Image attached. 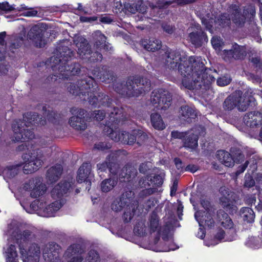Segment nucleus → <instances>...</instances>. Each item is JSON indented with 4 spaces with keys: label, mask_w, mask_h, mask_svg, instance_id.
I'll use <instances>...</instances> for the list:
<instances>
[{
    "label": "nucleus",
    "mask_w": 262,
    "mask_h": 262,
    "mask_svg": "<svg viewBox=\"0 0 262 262\" xmlns=\"http://www.w3.org/2000/svg\"><path fill=\"white\" fill-rule=\"evenodd\" d=\"M166 66L174 69L179 61V71L183 76L182 85L189 90L209 89L210 85L215 81L216 71L205 69L203 59L201 57L191 56L186 59V55L182 50L168 51L165 53Z\"/></svg>",
    "instance_id": "1"
},
{
    "label": "nucleus",
    "mask_w": 262,
    "mask_h": 262,
    "mask_svg": "<svg viewBox=\"0 0 262 262\" xmlns=\"http://www.w3.org/2000/svg\"><path fill=\"white\" fill-rule=\"evenodd\" d=\"M72 182L62 181L56 185L51 192V198H43L32 202L28 207L21 199L20 204L29 213L36 212L39 215L54 216L65 203L64 195L72 188Z\"/></svg>",
    "instance_id": "2"
},
{
    "label": "nucleus",
    "mask_w": 262,
    "mask_h": 262,
    "mask_svg": "<svg viewBox=\"0 0 262 262\" xmlns=\"http://www.w3.org/2000/svg\"><path fill=\"white\" fill-rule=\"evenodd\" d=\"M35 230L34 227H30L20 233L16 222L13 221L8 225L5 232L8 236L16 239L23 262H39L40 250L36 242Z\"/></svg>",
    "instance_id": "3"
},
{
    "label": "nucleus",
    "mask_w": 262,
    "mask_h": 262,
    "mask_svg": "<svg viewBox=\"0 0 262 262\" xmlns=\"http://www.w3.org/2000/svg\"><path fill=\"white\" fill-rule=\"evenodd\" d=\"M114 112H111L108 122L105 125L103 131L112 140L115 142H121L123 144H132L137 139V143L145 141L147 138V134L141 130H134L129 135L125 132H118L116 129L120 124H122L127 118V114L121 108H114Z\"/></svg>",
    "instance_id": "4"
},
{
    "label": "nucleus",
    "mask_w": 262,
    "mask_h": 262,
    "mask_svg": "<svg viewBox=\"0 0 262 262\" xmlns=\"http://www.w3.org/2000/svg\"><path fill=\"white\" fill-rule=\"evenodd\" d=\"M98 88L95 83L93 78L92 77H87L84 79L78 80L76 82H71L69 86H68V91L74 95L79 96L82 98L83 96H88L90 104L95 107L104 106L107 108V111L110 112L108 115H110L111 112H114V108L115 107H112L111 106V100L108 97L102 93H99L96 95L94 93L97 91Z\"/></svg>",
    "instance_id": "5"
},
{
    "label": "nucleus",
    "mask_w": 262,
    "mask_h": 262,
    "mask_svg": "<svg viewBox=\"0 0 262 262\" xmlns=\"http://www.w3.org/2000/svg\"><path fill=\"white\" fill-rule=\"evenodd\" d=\"M73 55L72 51L66 46H60L57 49L56 56L52 57L51 62H53L52 67L53 71L58 69L56 73L57 77L59 79H68L70 76L78 74L80 71V66L74 63L69 64L68 62Z\"/></svg>",
    "instance_id": "6"
},
{
    "label": "nucleus",
    "mask_w": 262,
    "mask_h": 262,
    "mask_svg": "<svg viewBox=\"0 0 262 262\" xmlns=\"http://www.w3.org/2000/svg\"><path fill=\"white\" fill-rule=\"evenodd\" d=\"M172 3L170 1H165L162 3L159 1L157 6L150 5L149 8L141 2L134 3H125L123 4V10L120 16H123L124 14H135L136 12H138L135 16V20L137 21H143L146 18L152 16L162 18L163 17L162 13L164 11L162 7L165 5L171 4Z\"/></svg>",
    "instance_id": "7"
},
{
    "label": "nucleus",
    "mask_w": 262,
    "mask_h": 262,
    "mask_svg": "<svg viewBox=\"0 0 262 262\" xmlns=\"http://www.w3.org/2000/svg\"><path fill=\"white\" fill-rule=\"evenodd\" d=\"M137 173V171L134 166L131 165H127L125 167H123L119 173V179L121 182H128L129 183L128 186H130L133 189H137L138 188H144L139 193V196L141 198L150 195L156 191V188L150 187L152 186L150 182V176H147L145 177L141 178L139 181L137 185L132 186L134 179Z\"/></svg>",
    "instance_id": "8"
},
{
    "label": "nucleus",
    "mask_w": 262,
    "mask_h": 262,
    "mask_svg": "<svg viewBox=\"0 0 262 262\" xmlns=\"http://www.w3.org/2000/svg\"><path fill=\"white\" fill-rule=\"evenodd\" d=\"M24 118L26 121L25 127L22 126L24 122L20 120L15 121L12 124L14 140L17 142H26V140H31L34 138V135L32 131L26 129V127L31 125H43L46 123V121L39 119L38 115L36 113H28L25 115Z\"/></svg>",
    "instance_id": "9"
},
{
    "label": "nucleus",
    "mask_w": 262,
    "mask_h": 262,
    "mask_svg": "<svg viewBox=\"0 0 262 262\" xmlns=\"http://www.w3.org/2000/svg\"><path fill=\"white\" fill-rule=\"evenodd\" d=\"M115 90L123 96H136L148 92L150 90V82L146 78L137 76L130 77L125 84L117 83L114 85Z\"/></svg>",
    "instance_id": "10"
},
{
    "label": "nucleus",
    "mask_w": 262,
    "mask_h": 262,
    "mask_svg": "<svg viewBox=\"0 0 262 262\" xmlns=\"http://www.w3.org/2000/svg\"><path fill=\"white\" fill-rule=\"evenodd\" d=\"M79 245H73L68 248L65 252L64 257L70 258L68 262H81L82 257L77 254L78 252ZM59 246L54 243L47 244L43 250V257L45 262H61L59 258Z\"/></svg>",
    "instance_id": "11"
},
{
    "label": "nucleus",
    "mask_w": 262,
    "mask_h": 262,
    "mask_svg": "<svg viewBox=\"0 0 262 262\" xmlns=\"http://www.w3.org/2000/svg\"><path fill=\"white\" fill-rule=\"evenodd\" d=\"M46 185L43 183L42 180L39 177L32 178L25 181L20 187L16 199L19 201L21 199L25 204L29 207L28 199L24 198V194L29 195L32 198H37L43 195L47 191Z\"/></svg>",
    "instance_id": "12"
},
{
    "label": "nucleus",
    "mask_w": 262,
    "mask_h": 262,
    "mask_svg": "<svg viewBox=\"0 0 262 262\" xmlns=\"http://www.w3.org/2000/svg\"><path fill=\"white\" fill-rule=\"evenodd\" d=\"M149 228L151 232L157 231L158 237L155 238V244H158L160 241V236L162 237V241H160V245H164L162 251H169L174 250L177 247L173 243V238L170 233V230L168 227L166 226L162 229H159V218L157 214L153 212L149 218Z\"/></svg>",
    "instance_id": "13"
},
{
    "label": "nucleus",
    "mask_w": 262,
    "mask_h": 262,
    "mask_svg": "<svg viewBox=\"0 0 262 262\" xmlns=\"http://www.w3.org/2000/svg\"><path fill=\"white\" fill-rule=\"evenodd\" d=\"M201 204L205 210H196L194 217L200 226L196 236L203 239L205 236V231L203 226L204 225L209 228L213 226L214 222L213 216L215 214V211L214 209L210 206V202L208 200L202 199Z\"/></svg>",
    "instance_id": "14"
},
{
    "label": "nucleus",
    "mask_w": 262,
    "mask_h": 262,
    "mask_svg": "<svg viewBox=\"0 0 262 262\" xmlns=\"http://www.w3.org/2000/svg\"><path fill=\"white\" fill-rule=\"evenodd\" d=\"M134 195L132 191H126L121 197L116 199L111 205V208L115 212H119L125 208L123 218L125 222L130 221L135 213V208L137 207L136 202L133 203L132 198Z\"/></svg>",
    "instance_id": "15"
},
{
    "label": "nucleus",
    "mask_w": 262,
    "mask_h": 262,
    "mask_svg": "<svg viewBox=\"0 0 262 262\" xmlns=\"http://www.w3.org/2000/svg\"><path fill=\"white\" fill-rule=\"evenodd\" d=\"M171 101L169 92L162 89H156L152 92L150 101L154 110L165 111L169 108Z\"/></svg>",
    "instance_id": "16"
},
{
    "label": "nucleus",
    "mask_w": 262,
    "mask_h": 262,
    "mask_svg": "<svg viewBox=\"0 0 262 262\" xmlns=\"http://www.w3.org/2000/svg\"><path fill=\"white\" fill-rule=\"evenodd\" d=\"M77 48V53L82 59H88L90 62L101 61L102 58L101 54L98 52L91 53L90 46L85 38L82 36L77 37L74 40Z\"/></svg>",
    "instance_id": "17"
},
{
    "label": "nucleus",
    "mask_w": 262,
    "mask_h": 262,
    "mask_svg": "<svg viewBox=\"0 0 262 262\" xmlns=\"http://www.w3.org/2000/svg\"><path fill=\"white\" fill-rule=\"evenodd\" d=\"M229 12L231 13V17L226 13L222 14L217 19V23L221 27H224L230 24L231 18L236 25L241 26L245 21V16L242 14L239 10V6L232 5L229 8Z\"/></svg>",
    "instance_id": "18"
},
{
    "label": "nucleus",
    "mask_w": 262,
    "mask_h": 262,
    "mask_svg": "<svg viewBox=\"0 0 262 262\" xmlns=\"http://www.w3.org/2000/svg\"><path fill=\"white\" fill-rule=\"evenodd\" d=\"M241 95L242 92L238 91L228 97L224 101V108L225 110H231L237 107L240 111H246L249 105L248 101L244 99Z\"/></svg>",
    "instance_id": "19"
},
{
    "label": "nucleus",
    "mask_w": 262,
    "mask_h": 262,
    "mask_svg": "<svg viewBox=\"0 0 262 262\" xmlns=\"http://www.w3.org/2000/svg\"><path fill=\"white\" fill-rule=\"evenodd\" d=\"M29 158L25 161L23 167L24 172L26 174L31 173L37 171L42 165L43 163V155L40 150L37 149L36 151L31 153Z\"/></svg>",
    "instance_id": "20"
},
{
    "label": "nucleus",
    "mask_w": 262,
    "mask_h": 262,
    "mask_svg": "<svg viewBox=\"0 0 262 262\" xmlns=\"http://www.w3.org/2000/svg\"><path fill=\"white\" fill-rule=\"evenodd\" d=\"M71 112L73 116L69 120L70 125L76 130H85L87 127V124L84 118L85 111L83 109L72 108Z\"/></svg>",
    "instance_id": "21"
},
{
    "label": "nucleus",
    "mask_w": 262,
    "mask_h": 262,
    "mask_svg": "<svg viewBox=\"0 0 262 262\" xmlns=\"http://www.w3.org/2000/svg\"><path fill=\"white\" fill-rule=\"evenodd\" d=\"M188 31L189 32V39L195 47H200L204 42L207 41V37L202 30L199 24L192 23Z\"/></svg>",
    "instance_id": "22"
},
{
    "label": "nucleus",
    "mask_w": 262,
    "mask_h": 262,
    "mask_svg": "<svg viewBox=\"0 0 262 262\" xmlns=\"http://www.w3.org/2000/svg\"><path fill=\"white\" fill-rule=\"evenodd\" d=\"M186 137L183 139L185 147L193 149L198 146V135L204 136L205 134V129L202 126H196L193 129L192 133H187Z\"/></svg>",
    "instance_id": "23"
},
{
    "label": "nucleus",
    "mask_w": 262,
    "mask_h": 262,
    "mask_svg": "<svg viewBox=\"0 0 262 262\" xmlns=\"http://www.w3.org/2000/svg\"><path fill=\"white\" fill-rule=\"evenodd\" d=\"M42 28L45 29L43 24H39L32 27L28 33L30 39H32L35 45L39 48L44 47L47 43L46 39L43 37L45 32Z\"/></svg>",
    "instance_id": "24"
},
{
    "label": "nucleus",
    "mask_w": 262,
    "mask_h": 262,
    "mask_svg": "<svg viewBox=\"0 0 262 262\" xmlns=\"http://www.w3.org/2000/svg\"><path fill=\"white\" fill-rule=\"evenodd\" d=\"M91 166L90 163H83L79 168L77 173V181L78 183L85 182L86 188L90 190L91 182L89 178L91 177Z\"/></svg>",
    "instance_id": "25"
},
{
    "label": "nucleus",
    "mask_w": 262,
    "mask_h": 262,
    "mask_svg": "<svg viewBox=\"0 0 262 262\" xmlns=\"http://www.w3.org/2000/svg\"><path fill=\"white\" fill-rule=\"evenodd\" d=\"M221 193L220 202L224 207L228 208L232 205L235 201L234 193L226 187H222L220 189Z\"/></svg>",
    "instance_id": "26"
},
{
    "label": "nucleus",
    "mask_w": 262,
    "mask_h": 262,
    "mask_svg": "<svg viewBox=\"0 0 262 262\" xmlns=\"http://www.w3.org/2000/svg\"><path fill=\"white\" fill-rule=\"evenodd\" d=\"M93 74L96 78L101 81L110 83L113 79V76L110 71H108L106 67L101 68H97L93 71Z\"/></svg>",
    "instance_id": "27"
},
{
    "label": "nucleus",
    "mask_w": 262,
    "mask_h": 262,
    "mask_svg": "<svg viewBox=\"0 0 262 262\" xmlns=\"http://www.w3.org/2000/svg\"><path fill=\"white\" fill-rule=\"evenodd\" d=\"M141 44L145 50L151 52L158 50L162 47L161 41L154 38L143 39L141 41Z\"/></svg>",
    "instance_id": "28"
},
{
    "label": "nucleus",
    "mask_w": 262,
    "mask_h": 262,
    "mask_svg": "<svg viewBox=\"0 0 262 262\" xmlns=\"http://www.w3.org/2000/svg\"><path fill=\"white\" fill-rule=\"evenodd\" d=\"M217 221L218 224L226 229H231L233 228L234 224L232 220L228 214L223 210H220L217 212Z\"/></svg>",
    "instance_id": "29"
},
{
    "label": "nucleus",
    "mask_w": 262,
    "mask_h": 262,
    "mask_svg": "<svg viewBox=\"0 0 262 262\" xmlns=\"http://www.w3.org/2000/svg\"><path fill=\"white\" fill-rule=\"evenodd\" d=\"M235 239V235L231 237H227L225 236V233L222 229H219L214 236L213 240L209 242L205 241L204 243L207 246H214L217 244L222 241H232Z\"/></svg>",
    "instance_id": "30"
},
{
    "label": "nucleus",
    "mask_w": 262,
    "mask_h": 262,
    "mask_svg": "<svg viewBox=\"0 0 262 262\" xmlns=\"http://www.w3.org/2000/svg\"><path fill=\"white\" fill-rule=\"evenodd\" d=\"M216 156L217 159L225 166L231 167L234 165V160L228 152L223 150H218Z\"/></svg>",
    "instance_id": "31"
},
{
    "label": "nucleus",
    "mask_w": 262,
    "mask_h": 262,
    "mask_svg": "<svg viewBox=\"0 0 262 262\" xmlns=\"http://www.w3.org/2000/svg\"><path fill=\"white\" fill-rule=\"evenodd\" d=\"M180 115L182 119L187 122L190 121L191 119H194L197 116L194 108L188 105L181 107Z\"/></svg>",
    "instance_id": "32"
},
{
    "label": "nucleus",
    "mask_w": 262,
    "mask_h": 262,
    "mask_svg": "<svg viewBox=\"0 0 262 262\" xmlns=\"http://www.w3.org/2000/svg\"><path fill=\"white\" fill-rule=\"evenodd\" d=\"M6 262H18V254L15 245L11 244L5 249Z\"/></svg>",
    "instance_id": "33"
},
{
    "label": "nucleus",
    "mask_w": 262,
    "mask_h": 262,
    "mask_svg": "<svg viewBox=\"0 0 262 262\" xmlns=\"http://www.w3.org/2000/svg\"><path fill=\"white\" fill-rule=\"evenodd\" d=\"M62 171V167L61 164H56L49 168L47 173V177L51 182L58 180Z\"/></svg>",
    "instance_id": "34"
},
{
    "label": "nucleus",
    "mask_w": 262,
    "mask_h": 262,
    "mask_svg": "<svg viewBox=\"0 0 262 262\" xmlns=\"http://www.w3.org/2000/svg\"><path fill=\"white\" fill-rule=\"evenodd\" d=\"M93 37L95 39V46L98 48L103 47L104 49L109 50L111 49V47L105 43L106 37L102 34L100 31H96L93 33Z\"/></svg>",
    "instance_id": "35"
},
{
    "label": "nucleus",
    "mask_w": 262,
    "mask_h": 262,
    "mask_svg": "<svg viewBox=\"0 0 262 262\" xmlns=\"http://www.w3.org/2000/svg\"><path fill=\"white\" fill-rule=\"evenodd\" d=\"M106 7L111 8L114 13L121 15L123 10V4L121 0H107L105 2Z\"/></svg>",
    "instance_id": "36"
},
{
    "label": "nucleus",
    "mask_w": 262,
    "mask_h": 262,
    "mask_svg": "<svg viewBox=\"0 0 262 262\" xmlns=\"http://www.w3.org/2000/svg\"><path fill=\"white\" fill-rule=\"evenodd\" d=\"M150 121L152 126L156 129L163 130L166 127L161 116L157 113H152L151 114Z\"/></svg>",
    "instance_id": "37"
},
{
    "label": "nucleus",
    "mask_w": 262,
    "mask_h": 262,
    "mask_svg": "<svg viewBox=\"0 0 262 262\" xmlns=\"http://www.w3.org/2000/svg\"><path fill=\"white\" fill-rule=\"evenodd\" d=\"M117 183V181L114 178L106 179L100 184V188L102 192H107L112 190Z\"/></svg>",
    "instance_id": "38"
},
{
    "label": "nucleus",
    "mask_w": 262,
    "mask_h": 262,
    "mask_svg": "<svg viewBox=\"0 0 262 262\" xmlns=\"http://www.w3.org/2000/svg\"><path fill=\"white\" fill-rule=\"evenodd\" d=\"M240 215L242 218L248 223L254 221L255 215L253 210L249 207H243L240 210Z\"/></svg>",
    "instance_id": "39"
},
{
    "label": "nucleus",
    "mask_w": 262,
    "mask_h": 262,
    "mask_svg": "<svg viewBox=\"0 0 262 262\" xmlns=\"http://www.w3.org/2000/svg\"><path fill=\"white\" fill-rule=\"evenodd\" d=\"M233 58L238 59L243 58L246 53L244 47H241L236 43L233 46Z\"/></svg>",
    "instance_id": "40"
},
{
    "label": "nucleus",
    "mask_w": 262,
    "mask_h": 262,
    "mask_svg": "<svg viewBox=\"0 0 262 262\" xmlns=\"http://www.w3.org/2000/svg\"><path fill=\"white\" fill-rule=\"evenodd\" d=\"M211 44L217 53L219 54V52L222 50L224 45L222 39L220 37L213 36L211 39Z\"/></svg>",
    "instance_id": "41"
},
{
    "label": "nucleus",
    "mask_w": 262,
    "mask_h": 262,
    "mask_svg": "<svg viewBox=\"0 0 262 262\" xmlns=\"http://www.w3.org/2000/svg\"><path fill=\"white\" fill-rule=\"evenodd\" d=\"M145 224L143 221L138 222L134 229V233L139 236H143L145 234Z\"/></svg>",
    "instance_id": "42"
},
{
    "label": "nucleus",
    "mask_w": 262,
    "mask_h": 262,
    "mask_svg": "<svg viewBox=\"0 0 262 262\" xmlns=\"http://www.w3.org/2000/svg\"><path fill=\"white\" fill-rule=\"evenodd\" d=\"M163 179L164 175L162 173L155 175L153 177L150 176V182L152 185V188L161 186L163 183Z\"/></svg>",
    "instance_id": "43"
},
{
    "label": "nucleus",
    "mask_w": 262,
    "mask_h": 262,
    "mask_svg": "<svg viewBox=\"0 0 262 262\" xmlns=\"http://www.w3.org/2000/svg\"><path fill=\"white\" fill-rule=\"evenodd\" d=\"M21 164H16L8 167L5 170V173L10 177H14L18 173Z\"/></svg>",
    "instance_id": "44"
},
{
    "label": "nucleus",
    "mask_w": 262,
    "mask_h": 262,
    "mask_svg": "<svg viewBox=\"0 0 262 262\" xmlns=\"http://www.w3.org/2000/svg\"><path fill=\"white\" fill-rule=\"evenodd\" d=\"M112 164V163L111 164L110 162L108 163L107 162H104L102 163L97 164V171L100 177H102V174H100V173L106 171L107 169H110V171L111 173L113 172L112 171V169L111 168Z\"/></svg>",
    "instance_id": "45"
},
{
    "label": "nucleus",
    "mask_w": 262,
    "mask_h": 262,
    "mask_svg": "<svg viewBox=\"0 0 262 262\" xmlns=\"http://www.w3.org/2000/svg\"><path fill=\"white\" fill-rule=\"evenodd\" d=\"M23 37L22 36L14 37L12 40V42L9 47V49L14 52L13 49L18 48L23 43Z\"/></svg>",
    "instance_id": "46"
},
{
    "label": "nucleus",
    "mask_w": 262,
    "mask_h": 262,
    "mask_svg": "<svg viewBox=\"0 0 262 262\" xmlns=\"http://www.w3.org/2000/svg\"><path fill=\"white\" fill-rule=\"evenodd\" d=\"M245 245L250 248L257 249L259 247V240L256 237H250L247 239Z\"/></svg>",
    "instance_id": "47"
},
{
    "label": "nucleus",
    "mask_w": 262,
    "mask_h": 262,
    "mask_svg": "<svg viewBox=\"0 0 262 262\" xmlns=\"http://www.w3.org/2000/svg\"><path fill=\"white\" fill-rule=\"evenodd\" d=\"M20 8H18V10L20 11L21 9H25L27 11L23 13V15L27 17H34L37 15V11L34 9H28L25 5H21Z\"/></svg>",
    "instance_id": "48"
},
{
    "label": "nucleus",
    "mask_w": 262,
    "mask_h": 262,
    "mask_svg": "<svg viewBox=\"0 0 262 262\" xmlns=\"http://www.w3.org/2000/svg\"><path fill=\"white\" fill-rule=\"evenodd\" d=\"M231 79L228 75H225L217 79L216 83L218 85L224 86L228 85L231 82Z\"/></svg>",
    "instance_id": "49"
},
{
    "label": "nucleus",
    "mask_w": 262,
    "mask_h": 262,
    "mask_svg": "<svg viewBox=\"0 0 262 262\" xmlns=\"http://www.w3.org/2000/svg\"><path fill=\"white\" fill-rule=\"evenodd\" d=\"M219 55H220L222 58L226 61H229L231 59L233 58V50H222L219 52Z\"/></svg>",
    "instance_id": "50"
},
{
    "label": "nucleus",
    "mask_w": 262,
    "mask_h": 262,
    "mask_svg": "<svg viewBox=\"0 0 262 262\" xmlns=\"http://www.w3.org/2000/svg\"><path fill=\"white\" fill-rule=\"evenodd\" d=\"M99 257L97 252L95 250H91L88 253L87 260L89 262H99Z\"/></svg>",
    "instance_id": "51"
},
{
    "label": "nucleus",
    "mask_w": 262,
    "mask_h": 262,
    "mask_svg": "<svg viewBox=\"0 0 262 262\" xmlns=\"http://www.w3.org/2000/svg\"><path fill=\"white\" fill-rule=\"evenodd\" d=\"M15 8L13 5H10L7 2L0 3V10L5 12H9L14 10Z\"/></svg>",
    "instance_id": "52"
},
{
    "label": "nucleus",
    "mask_w": 262,
    "mask_h": 262,
    "mask_svg": "<svg viewBox=\"0 0 262 262\" xmlns=\"http://www.w3.org/2000/svg\"><path fill=\"white\" fill-rule=\"evenodd\" d=\"M245 179V184H244L245 187L250 188L254 185L255 181L253 180L252 176H251L250 174H246Z\"/></svg>",
    "instance_id": "53"
},
{
    "label": "nucleus",
    "mask_w": 262,
    "mask_h": 262,
    "mask_svg": "<svg viewBox=\"0 0 262 262\" xmlns=\"http://www.w3.org/2000/svg\"><path fill=\"white\" fill-rule=\"evenodd\" d=\"M105 114L104 111L100 110L94 111L93 116L96 118V120L101 121L105 116Z\"/></svg>",
    "instance_id": "54"
},
{
    "label": "nucleus",
    "mask_w": 262,
    "mask_h": 262,
    "mask_svg": "<svg viewBox=\"0 0 262 262\" xmlns=\"http://www.w3.org/2000/svg\"><path fill=\"white\" fill-rule=\"evenodd\" d=\"M213 21V19H208L205 18H202V23L206 27V29L210 32L212 31L211 28L212 27Z\"/></svg>",
    "instance_id": "55"
},
{
    "label": "nucleus",
    "mask_w": 262,
    "mask_h": 262,
    "mask_svg": "<svg viewBox=\"0 0 262 262\" xmlns=\"http://www.w3.org/2000/svg\"><path fill=\"white\" fill-rule=\"evenodd\" d=\"M98 17L96 16L86 17V16H80V20L82 23H92L95 21L97 20Z\"/></svg>",
    "instance_id": "56"
},
{
    "label": "nucleus",
    "mask_w": 262,
    "mask_h": 262,
    "mask_svg": "<svg viewBox=\"0 0 262 262\" xmlns=\"http://www.w3.org/2000/svg\"><path fill=\"white\" fill-rule=\"evenodd\" d=\"M187 133L179 132L178 131H173L171 132V135L172 138L174 139H182L185 138L187 135Z\"/></svg>",
    "instance_id": "57"
},
{
    "label": "nucleus",
    "mask_w": 262,
    "mask_h": 262,
    "mask_svg": "<svg viewBox=\"0 0 262 262\" xmlns=\"http://www.w3.org/2000/svg\"><path fill=\"white\" fill-rule=\"evenodd\" d=\"M151 166V164L149 162L142 163L140 166L139 171L140 172L144 173Z\"/></svg>",
    "instance_id": "58"
},
{
    "label": "nucleus",
    "mask_w": 262,
    "mask_h": 262,
    "mask_svg": "<svg viewBox=\"0 0 262 262\" xmlns=\"http://www.w3.org/2000/svg\"><path fill=\"white\" fill-rule=\"evenodd\" d=\"M162 28L165 32L169 34H172L174 31V28L173 26L167 24H163Z\"/></svg>",
    "instance_id": "59"
},
{
    "label": "nucleus",
    "mask_w": 262,
    "mask_h": 262,
    "mask_svg": "<svg viewBox=\"0 0 262 262\" xmlns=\"http://www.w3.org/2000/svg\"><path fill=\"white\" fill-rule=\"evenodd\" d=\"M113 20V17L110 15L101 16L100 18V21L103 23L110 24L112 22Z\"/></svg>",
    "instance_id": "60"
},
{
    "label": "nucleus",
    "mask_w": 262,
    "mask_h": 262,
    "mask_svg": "<svg viewBox=\"0 0 262 262\" xmlns=\"http://www.w3.org/2000/svg\"><path fill=\"white\" fill-rule=\"evenodd\" d=\"M198 169L197 166L193 164H190L187 165L185 168L184 171H189L192 173L196 172Z\"/></svg>",
    "instance_id": "61"
},
{
    "label": "nucleus",
    "mask_w": 262,
    "mask_h": 262,
    "mask_svg": "<svg viewBox=\"0 0 262 262\" xmlns=\"http://www.w3.org/2000/svg\"><path fill=\"white\" fill-rule=\"evenodd\" d=\"M174 162L176 165V167L179 170H183V165L182 161L179 158H175L174 160Z\"/></svg>",
    "instance_id": "62"
},
{
    "label": "nucleus",
    "mask_w": 262,
    "mask_h": 262,
    "mask_svg": "<svg viewBox=\"0 0 262 262\" xmlns=\"http://www.w3.org/2000/svg\"><path fill=\"white\" fill-rule=\"evenodd\" d=\"M248 164H249V161H247L244 165L240 166L239 167V169L236 171V174L237 176H238V174L243 172L246 169Z\"/></svg>",
    "instance_id": "63"
},
{
    "label": "nucleus",
    "mask_w": 262,
    "mask_h": 262,
    "mask_svg": "<svg viewBox=\"0 0 262 262\" xmlns=\"http://www.w3.org/2000/svg\"><path fill=\"white\" fill-rule=\"evenodd\" d=\"M108 147L104 143L100 142L98 144H96L94 146V149H97L98 150H103L106 148H108Z\"/></svg>",
    "instance_id": "64"
}]
</instances>
